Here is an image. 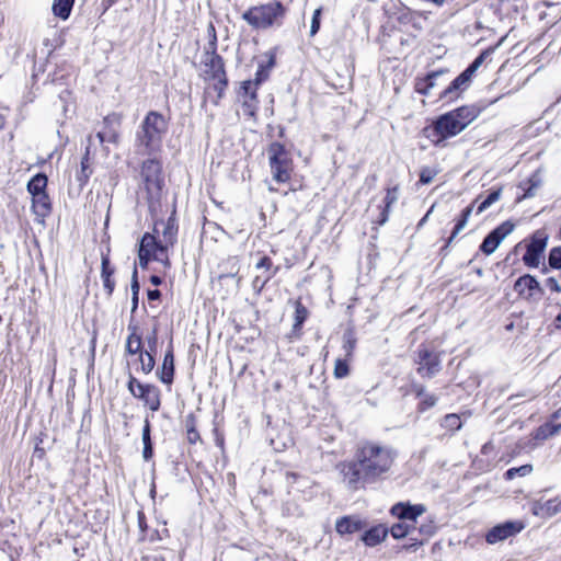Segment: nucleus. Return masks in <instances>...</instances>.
I'll return each instance as SVG.
<instances>
[{
	"instance_id": "1a4fd4ad",
	"label": "nucleus",
	"mask_w": 561,
	"mask_h": 561,
	"mask_svg": "<svg viewBox=\"0 0 561 561\" xmlns=\"http://www.w3.org/2000/svg\"><path fill=\"white\" fill-rule=\"evenodd\" d=\"M127 387L130 393L142 400L152 412L160 409V390L154 385L141 383L130 375Z\"/></svg>"
},
{
	"instance_id": "13d9d810",
	"label": "nucleus",
	"mask_w": 561,
	"mask_h": 561,
	"mask_svg": "<svg viewBox=\"0 0 561 561\" xmlns=\"http://www.w3.org/2000/svg\"><path fill=\"white\" fill-rule=\"evenodd\" d=\"M444 73L443 70L440 71H434L425 77L426 81H428V88L430 90L435 85V80Z\"/></svg>"
},
{
	"instance_id": "4d7b16f0",
	"label": "nucleus",
	"mask_w": 561,
	"mask_h": 561,
	"mask_svg": "<svg viewBox=\"0 0 561 561\" xmlns=\"http://www.w3.org/2000/svg\"><path fill=\"white\" fill-rule=\"evenodd\" d=\"M130 288H131V295H139V283H138V278H137L136 267L134 268V272H133Z\"/></svg>"
},
{
	"instance_id": "2f4dec72",
	"label": "nucleus",
	"mask_w": 561,
	"mask_h": 561,
	"mask_svg": "<svg viewBox=\"0 0 561 561\" xmlns=\"http://www.w3.org/2000/svg\"><path fill=\"white\" fill-rule=\"evenodd\" d=\"M561 430V424H554L552 422L545 423L543 425L539 426L535 433L534 438L538 440H545L556 434L559 433Z\"/></svg>"
},
{
	"instance_id": "dca6fc26",
	"label": "nucleus",
	"mask_w": 561,
	"mask_h": 561,
	"mask_svg": "<svg viewBox=\"0 0 561 561\" xmlns=\"http://www.w3.org/2000/svg\"><path fill=\"white\" fill-rule=\"evenodd\" d=\"M122 118L118 114L112 113L104 117L103 129L96 133V138L101 146L104 142L117 145L119 142V127Z\"/></svg>"
},
{
	"instance_id": "39448f33",
	"label": "nucleus",
	"mask_w": 561,
	"mask_h": 561,
	"mask_svg": "<svg viewBox=\"0 0 561 561\" xmlns=\"http://www.w3.org/2000/svg\"><path fill=\"white\" fill-rule=\"evenodd\" d=\"M287 8L280 1H272L249 8L242 13V20L255 30H268L280 26L287 14Z\"/></svg>"
},
{
	"instance_id": "9d476101",
	"label": "nucleus",
	"mask_w": 561,
	"mask_h": 561,
	"mask_svg": "<svg viewBox=\"0 0 561 561\" xmlns=\"http://www.w3.org/2000/svg\"><path fill=\"white\" fill-rule=\"evenodd\" d=\"M416 364L417 373L422 377L432 378L440 370V359L438 354L428 350L425 345H420L417 350Z\"/></svg>"
},
{
	"instance_id": "79ce46f5",
	"label": "nucleus",
	"mask_w": 561,
	"mask_h": 561,
	"mask_svg": "<svg viewBox=\"0 0 561 561\" xmlns=\"http://www.w3.org/2000/svg\"><path fill=\"white\" fill-rule=\"evenodd\" d=\"M186 435L190 444H195L201 439V436L195 427V421L192 416L187 417L185 421Z\"/></svg>"
},
{
	"instance_id": "864d4df0",
	"label": "nucleus",
	"mask_w": 561,
	"mask_h": 561,
	"mask_svg": "<svg viewBox=\"0 0 561 561\" xmlns=\"http://www.w3.org/2000/svg\"><path fill=\"white\" fill-rule=\"evenodd\" d=\"M415 91L420 94H423V95H428L431 90L428 88V81H426L425 78L423 79H419L416 82H415Z\"/></svg>"
},
{
	"instance_id": "052dcab7",
	"label": "nucleus",
	"mask_w": 561,
	"mask_h": 561,
	"mask_svg": "<svg viewBox=\"0 0 561 561\" xmlns=\"http://www.w3.org/2000/svg\"><path fill=\"white\" fill-rule=\"evenodd\" d=\"M148 344H149V352H151L152 354L156 352V345H157V334H156V331L150 335L148 336Z\"/></svg>"
},
{
	"instance_id": "9b49d317",
	"label": "nucleus",
	"mask_w": 561,
	"mask_h": 561,
	"mask_svg": "<svg viewBox=\"0 0 561 561\" xmlns=\"http://www.w3.org/2000/svg\"><path fill=\"white\" fill-rule=\"evenodd\" d=\"M548 237L542 230H537L530 242L527 244L526 253L523 255V262L528 267H537L540 263L541 255L547 247Z\"/></svg>"
},
{
	"instance_id": "603ef678",
	"label": "nucleus",
	"mask_w": 561,
	"mask_h": 561,
	"mask_svg": "<svg viewBox=\"0 0 561 561\" xmlns=\"http://www.w3.org/2000/svg\"><path fill=\"white\" fill-rule=\"evenodd\" d=\"M546 286L554 293L561 294V280L556 278L554 276H550L545 282Z\"/></svg>"
},
{
	"instance_id": "69168bd1",
	"label": "nucleus",
	"mask_w": 561,
	"mask_h": 561,
	"mask_svg": "<svg viewBox=\"0 0 561 561\" xmlns=\"http://www.w3.org/2000/svg\"><path fill=\"white\" fill-rule=\"evenodd\" d=\"M131 301H133L131 312H135L138 307V295H131Z\"/></svg>"
},
{
	"instance_id": "4c0bfd02",
	"label": "nucleus",
	"mask_w": 561,
	"mask_h": 561,
	"mask_svg": "<svg viewBox=\"0 0 561 561\" xmlns=\"http://www.w3.org/2000/svg\"><path fill=\"white\" fill-rule=\"evenodd\" d=\"M356 345V337L353 330L348 329L343 334V348L346 356H351Z\"/></svg>"
},
{
	"instance_id": "20e7f679",
	"label": "nucleus",
	"mask_w": 561,
	"mask_h": 561,
	"mask_svg": "<svg viewBox=\"0 0 561 561\" xmlns=\"http://www.w3.org/2000/svg\"><path fill=\"white\" fill-rule=\"evenodd\" d=\"M426 511L425 505L423 504H410V503H397L391 507V514L396 516L400 522L392 525L390 533L396 539L403 538L405 536H413L415 528L416 518L423 515ZM415 540L414 543L405 547L407 549L416 550L419 546L423 543V539H417L416 537H412Z\"/></svg>"
},
{
	"instance_id": "aec40b11",
	"label": "nucleus",
	"mask_w": 561,
	"mask_h": 561,
	"mask_svg": "<svg viewBox=\"0 0 561 561\" xmlns=\"http://www.w3.org/2000/svg\"><path fill=\"white\" fill-rule=\"evenodd\" d=\"M534 515L549 518L561 512V499H551L545 502L536 501L531 506Z\"/></svg>"
},
{
	"instance_id": "c03bdc74",
	"label": "nucleus",
	"mask_w": 561,
	"mask_h": 561,
	"mask_svg": "<svg viewBox=\"0 0 561 561\" xmlns=\"http://www.w3.org/2000/svg\"><path fill=\"white\" fill-rule=\"evenodd\" d=\"M308 317V310L307 308L300 302H296V310H295V323L294 328H299L305 322V320Z\"/></svg>"
},
{
	"instance_id": "5fc2aeb1",
	"label": "nucleus",
	"mask_w": 561,
	"mask_h": 561,
	"mask_svg": "<svg viewBox=\"0 0 561 561\" xmlns=\"http://www.w3.org/2000/svg\"><path fill=\"white\" fill-rule=\"evenodd\" d=\"M138 257H139V265L145 268L148 265V262L153 259V255L148 254L145 251L139 250L138 251Z\"/></svg>"
},
{
	"instance_id": "4be33fe9",
	"label": "nucleus",
	"mask_w": 561,
	"mask_h": 561,
	"mask_svg": "<svg viewBox=\"0 0 561 561\" xmlns=\"http://www.w3.org/2000/svg\"><path fill=\"white\" fill-rule=\"evenodd\" d=\"M365 523L356 516H345L336 520L335 529L340 535L354 534L362 530Z\"/></svg>"
},
{
	"instance_id": "a19ab883",
	"label": "nucleus",
	"mask_w": 561,
	"mask_h": 561,
	"mask_svg": "<svg viewBox=\"0 0 561 561\" xmlns=\"http://www.w3.org/2000/svg\"><path fill=\"white\" fill-rule=\"evenodd\" d=\"M461 421L458 414H447L442 421V426L449 431H458L461 428Z\"/></svg>"
},
{
	"instance_id": "09e8293b",
	"label": "nucleus",
	"mask_w": 561,
	"mask_h": 561,
	"mask_svg": "<svg viewBox=\"0 0 561 561\" xmlns=\"http://www.w3.org/2000/svg\"><path fill=\"white\" fill-rule=\"evenodd\" d=\"M348 373L350 369L347 363L343 359H336L334 366V376L336 378H344L348 375Z\"/></svg>"
},
{
	"instance_id": "58836bf2",
	"label": "nucleus",
	"mask_w": 561,
	"mask_h": 561,
	"mask_svg": "<svg viewBox=\"0 0 561 561\" xmlns=\"http://www.w3.org/2000/svg\"><path fill=\"white\" fill-rule=\"evenodd\" d=\"M489 50L482 51L462 72L468 76L471 80L476 71L483 64L485 57L489 55Z\"/></svg>"
},
{
	"instance_id": "6e6552de",
	"label": "nucleus",
	"mask_w": 561,
	"mask_h": 561,
	"mask_svg": "<svg viewBox=\"0 0 561 561\" xmlns=\"http://www.w3.org/2000/svg\"><path fill=\"white\" fill-rule=\"evenodd\" d=\"M154 233L160 244V255L156 254L154 260L161 262L164 266H170L168 256L169 248H172L178 239V224L174 216H170L168 220H159L154 224Z\"/></svg>"
},
{
	"instance_id": "4468645a",
	"label": "nucleus",
	"mask_w": 561,
	"mask_h": 561,
	"mask_svg": "<svg viewBox=\"0 0 561 561\" xmlns=\"http://www.w3.org/2000/svg\"><path fill=\"white\" fill-rule=\"evenodd\" d=\"M524 529V524L518 520H510L503 524H499L491 528L486 535L485 540L490 545H495L497 542L504 541L511 537L516 536Z\"/></svg>"
},
{
	"instance_id": "0e129e2a",
	"label": "nucleus",
	"mask_w": 561,
	"mask_h": 561,
	"mask_svg": "<svg viewBox=\"0 0 561 561\" xmlns=\"http://www.w3.org/2000/svg\"><path fill=\"white\" fill-rule=\"evenodd\" d=\"M149 300H158L161 297V293L158 289L148 290Z\"/></svg>"
},
{
	"instance_id": "a211bd4d",
	"label": "nucleus",
	"mask_w": 561,
	"mask_h": 561,
	"mask_svg": "<svg viewBox=\"0 0 561 561\" xmlns=\"http://www.w3.org/2000/svg\"><path fill=\"white\" fill-rule=\"evenodd\" d=\"M93 146V138L92 136L88 137V145L85 147V152L81 159L80 163V171L77 173V181L79 183L80 188H82L89 181L92 169L90 165V158L95 154V152L92 150Z\"/></svg>"
},
{
	"instance_id": "ddd939ff",
	"label": "nucleus",
	"mask_w": 561,
	"mask_h": 561,
	"mask_svg": "<svg viewBox=\"0 0 561 561\" xmlns=\"http://www.w3.org/2000/svg\"><path fill=\"white\" fill-rule=\"evenodd\" d=\"M515 226L510 220L502 222L494 230H492L482 241L480 250L485 254H492L501 242L513 232Z\"/></svg>"
},
{
	"instance_id": "37998d69",
	"label": "nucleus",
	"mask_w": 561,
	"mask_h": 561,
	"mask_svg": "<svg viewBox=\"0 0 561 561\" xmlns=\"http://www.w3.org/2000/svg\"><path fill=\"white\" fill-rule=\"evenodd\" d=\"M533 471V466L531 465H523L520 467H517V468H511L508 469L506 472H505V478L507 480H512L514 479L515 477L519 476V477H526L528 476L530 472Z\"/></svg>"
},
{
	"instance_id": "c9c22d12",
	"label": "nucleus",
	"mask_w": 561,
	"mask_h": 561,
	"mask_svg": "<svg viewBox=\"0 0 561 561\" xmlns=\"http://www.w3.org/2000/svg\"><path fill=\"white\" fill-rule=\"evenodd\" d=\"M502 196V187L493 190L476 208L477 215L482 214L489 207H491L494 203H496Z\"/></svg>"
},
{
	"instance_id": "f3484780",
	"label": "nucleus",
	"mask_w": 561,
	"mask_h": 561,
	"mask_svg": "<svg viewBox=\"0 0 561 561\" xmlns=\"http://www.w3.org/2000/svg\"><path fill=\"white\" fill-rule=\"evenodd\" d=\"M260 82L257 80L255 83L252 81H244L241 87V103L243 114L249 117H255L256 111L259 108V101L256 96V85Z\"/></svg>"
},
{
	"instance_id": "ea45409f",
	"label": "nucleus",
	"mask_w": 561,
	"mask_h": 561,
	"mask_svg": "<svg viewBox=\"0 0 561 561\" xmlns=\"http://www.w3.org/2000/svg\"><path fill=\"white\" fill-rule=\"evenodd\" d=\"M489 50L482 51L462 72L468 76L471 80L476 71L483 64L485 57L489 55Z\"/></svg>"
},
{
	"instance_id": "bb28decb",
	"label": "nucleus",
	"mask_w": 561,
	"mask_h": 561,
	"mask_svg": "<svg viewBox=\"0 0 561 561\" xmlns=\"http://www.w3.org/2000/svg\"><path fill=\"white\" fill-rule=\"evenodd\" d=\"M32 207H33V210L34 213L37 215V216H41V217H46L49 213H50V202H49V197L48 195L45 193V194H39V195H34L32 196Z\"/></svg>"
},
{
	"instance_id": "f257e3e1",
	"label": "nucleus",
	"mask_w": 561,
	"mask_h": 561,
	"mask_svg": "<svg viewBox=\"0 0 561 561\" xmlns=\"http://www.w3.org/2000/svg\"><path fill=\"white\" fill-rule=\"evenodd\" d=\"M396 457L391 447L365 442L356 448L353 460L339 465L343 482L352 491L376 483L390 471Z\"/></svg>"
},
{
	"instance_id": "473e14b6",
	"label": "nucleus",
	"mask_w": 561,
	"mask_h": 561,
	"mask_svg": "<svg viewBox=\"0 0 561 561\" xmlns=\"http://www.w3.org/2000/svg\"><path fill=\"white\" fill-rule=\"evenodd\" d=\"M75 0H54L53 12L56 16L66 20L69 18Z\"/></svg>"
},
{
	"instance_id": "774afa93",
	"label": "nucleus",
	"mask_w": 561,
	"mask_h": 561,
	"mask_svg": "<svg viewBox=\"0 0 561 561\" xmlns=\"http://www.w3.org/2000/svg\"><path fill=\"white\" fill-rule=\"evenodd\" d=\"M103 151H104V156L107 157L108 156V149L106 147L103 146Z\"/></svg>"
},
{
	"instance_id": "bf43d9fd",
	"label": "nucleus",
	"mask_w": 561,
	"mask_h": 561,
	"mask_svg": "<svg viewBox=\"0 0 561 561\" xmlns=\"http://www.w3.org/2000/svg\"><path fill=\"white\" fill-rule=\"evenodd\" d=\"M419 533L427 538L434 534V526L433 525H422L419 528Z\"/></svg>"
},
{
	"instance_id": "b1692460",
	"label": "nucleus",
	"mask_w": 561,
	"mask_h": 561,
	"mask_svg": "<svg viewBox=\"0 0 561 561\" xmlns=\"http://www.w3.org/2000/svg\"><path fill=\"white\" fill-rule=\"evenodd\" d=\"M388 534V529L383 526H376L370 528L369 530L365 531L362 540L365 542V545L369 547H374L381 542Z\"/></svg>"
},
{
	"instance_id": "6ab92c4d",
	"label": "nucleus",
	"mask_w": 561,
	"mask_h": 561,
	"mask_svg": "<svg viewBox=\"0 0 561 561\" xmlns=\"http://www.w3.org/2000/svg\"><path fill=\"white\" fill-rule=\"evenodd\" d=\"M471 80L461 72L451 83L440 93V99L455 100L470 85Z\"/></svg>"
},
{
	"instance_id": "3c124183",
	"label": "nucleus",
	"mask_w": 561,
	"mask_h": 561,
	"mask_svg": "<svg viewBox=\"0 0 561 561\" xmlns=\"http://www.w3.org/2000/svg\"><path fill=\"white\" fill-rule=\"evenodd\" d=\"M322 8H318L314 10L311 19L310 25V36H314L320 30V19H321Z\"/></svg>"
},
{
	"instance_id": "393cba45",
	"label": "nucleus",
	"mask_w": 561,
	"mask_h": 561,
	"mask_svg": "<svg viewBox=\"0 0 561 561\" xmlns=\"http://www.w3.org/2000/svg\"><path fill=\"white\" fill-rule=\"evenodd\" d=\"M113 274H114V268L110 264V259L107 256H102L101 277L103 280L104 289L106 290L108 296L112 295L114 287H115V282L112 278Z\"/></svg>"
},
{
	"instance_id": "c85d7f7f",
	"label": "nucleus",
	"mask_w": 561,
	"mask_h": 561,
	"mask_svg": "<svg viewBox=\"0 0 561 561\" xmlns=\"http://www.w3.org/2000/svg\"><path fill=\"white\" fill-rule=\"evenodd\" d=\"M46 186H47V176L43 173H38V174L34 175L27 183V191L32 196L45 194Z\"/></svg>"
},
{
	"instance_id": "6e6d98bb",
	"label": "nucleus",
	"mask_w": 561,
	"mask_h": 561,
	"mask_svg": "<svg viewBox=\"0 0 561 561\" xmlns=\"http://www.w3.org/2000/svg\"><path fill=\"white\" fill-rule=\"evenodd\" d=\"M256 268H265L268 272L273 267L272 260L268 256H263L255 265Z\"/></svg>"
},
{
	"instance_id": "a878e982",
	"label": "nucleus",
	"mask_w": 561,
	"mask_h": 561,
	"mask_svg": "<svg viewBox=\"0 0 561 561\" xmlns=\"http://www.w3.org/2000/svg\"><path fill=\"white\" fill-rule=\"evenodd\" d=\"M160 244L161 242L159 241L157 234L147 232L141 238L139 250L145 251L153 256L156 254L160 255Z\"/></svg>"
},
{
	"instance_id": "5701e85b",
	"label": "nucleus",
	"mask_w": 561,
	"mask_h": 561,
	"mask_svg": "<svg viewBox=\"0 0 561 561\" xmlns=\"http://www.w3.org/2000/svg\"><path fill=\"white\" fill-rule=\"evenodd\" d=\"M480 199V196L477 197L469 206H467L462 213H461V217L460 219L457 221V224L455 225L453 231H451V234L450 237L448 238L447 242H446V245L443 248V250H445L446 248L449 247V244L453 242V240L458 236V233L466 227L467 222H468V219L469 217L471 216L477 203L479 202Z\"/></svg>"
},
{
	"instance_id": "7ed1b4c3",
	"label": "nucleus",
	"mask_w": 561,
	"mask_h": 561,
	"mask_svg": "<svg viewBox=\"0 0 561 561\" xmlns=\"http://www.w3.org/2000/svg\"><path fill=\"white\" fill-rule=\"evenodd\" d=\"M168 129V119L157 111H149L136 131V147L144 154L159 151Z\"/></svg>"
},
{
	"instance_id": "423d86ee",
	"label": "nucleus",
	"mask_w": 561,
	"mask_h": 561,
	"mask_svg": "<svg viewBox=\"0 0 561 561\" xmlns=\"http://www.w3.org/2000/svg\"><path fill=\"white\" fill-rule=\"evenodd\" d=\"M267 153L273 180L277 183L288 182L293 172V160L285 147L279 142H273Z\"/></svg>"
},
{
	"instance_id": "7c9ffc66",
	"label": "nucleus",
	"mask_w": 561,
	"mask_h": 561,
	"mask_svg": "<svg viewBox=\"0 0 561 561\" xmlns=\"http://www.w3.org/2000/svg\"><path fill=\"white\" fill-rule=\"evenodd\" d=\"M398 197H399L398 186H393L392 188L387 190V194L385 197V208L381 211L380 219L378 221L380 225L385 224L388 220L389 209H390L391 205H393L398 201Z\"/></svg>"
},
{
	"instance_id": "2eb2a0df",
	"label": "nucleus",
	"mask_w": 561,
	"mask_h": 561,
	"mask_svg": "<svg viewBox=\"0 0 561 561\" xmlns=\"http://www.w3.org/2000/svg\"><path fill=\"white\" fill-rule=\"evenodd\" d=\"M141 176L148 192H158L163 185L161 164L156 159H149L142 163Z\"/></svg>"
},
{
	"instance_id": "49530a36",
	"label": "nucleus",
	"mask_w": 561,
	"mask_h": 561,
	"mask_svg": "<svg viewBox=\"0 0 561 561\" xmlns=\"http://www.w3.org/2000/svg\"><path fill=\"white\" fill-rule=\"evenodd\" d=\"M549 265L552 268L561 270V247H556L550 250Z\"/></svg>"
},
{
	"instance_id": "8fccbe9b",
	"label": "nucleus",
	"mask_w": 561,
	"mask_h": 561,
	"mask_svg": "<svg viewBox=\"0 0 561 561\" xmlns=\"http://www.w3.org/2000/svg\"><path fill=\"white\" fill-rule=\"evenodd\" d=\"M437 175V171L434 169H431L428 167H425L421 170L420 173V183L421 184H430L434 178Z\"/></svg>"
},
{
	"instance_id": "e2e57ef3",
	"label": "nucleus",
	"mask_w": 561,
	"mask_h": 561,
	"mask_svg": "<svg viewBox=\"0 0 561 561\" xmlns=\"http://www.w3.org/2000/svg\"><path fill=\"white\" fill-rule=\"evenodd\" d=\"M413 389H414L415 396H416L417 398H420V399L424 398V397H425V394H427V393H426V391H425V387H424V386L415 385V386L413 387Z\"/></svg>"
},
{
	"instance_id": "338daca9",
	"label": "nucleus",
	"mask_w": 561,
	"mask_h": 561,
	"mask_svg": "<svg viewBox=\"0 0 561 561\" xmlns=\"http://www.w3.org/2000/svg\"><path fill=\"white\" fill-rule=\"evenodd\" d=\"M150 282H151V284H153L156 286H159L162 283L161 278L157 275H152L150 277Z\"/></svg>"
},
{
	"instance_id": "412c9836",
	"label": "nucleus",
	"mask_w": 561,
	"mask_h": 561,
	"mask_svg": "<svg viewBox=\"0 0 561 561\" xmlns=\"http://www.w3.org/2000/svg\"><path fill=\"white\" fill-rule=\"evenodd\" d=\"M157 375L159 379L165 383L171 385L174 376V355L173 348L170 344L163 358V363L160 369H158Z\"/></svg>"
},
{
	"instance_id": "c756f323",
	"label": "nucleus",
	"mask_w": 561,
	"mask_h": 561,
	"mask_svg": "<svg viewBox=\"0 0 561 561\" xmlns=\"http://www.w3.org/2000/svg\"><path fill=\"white\" fill-rule=\"evenodd\" d=\"M213 83L208 85L206 93L210 94L211 91L216 93V96L213 99V103L215 105L219 104V101L222 99L225 90L228 85V79L227 76L224 78H217L215 80H211Z\"/></svg>"
},
{
	"instance_id": "f704fd0d",
	"label": "nucleus",
	"mask_w": 561,
	"mask_h": 561,
	"mask_svg": "<svg viewBox=\"0 0 561 561\" xmlns=\"http://www.w3.org/2000/svg\"><path fill=\"white\" fill-rule=\"evenodd\" d=\"M541 180L538 174H533L526 182L520 184L524 190L522 198H529L535 196L537 188L540 186Z\"/></svg>"
},
{
	"instance_id": "72a5a7b5",
	"label": "nucleus",
	"mask_w": 561,
	"mask_h": 561,
	"mask_svg": "<svg viewBox=\"0 0 561 561\" xmlns=\"http://www.w3.org/2000/svg\"><path fill=\"white\" fill-rule=\"evenodd\" d=\"M142 443H144V450H142V457L145 460L151 459L153 455L151 438H150V423L148 420H145V425L142 428Z\"/></svg>"
},
{
	"instance_id": "de8ad7c7",
	"label": "nucleus",
	"mask_w": 561,
	"mask_h": 561,
	"mask_svg": "<svg viewBox=\"0 0 561 561\" xmlns=\"http://www.w3.org/2000/svg\"><path fill=\"white\" fill-rule=\"evenodd\" d=\"M277 271H278V267H275L272 273H268L264 277L256 276L252 282L253 288L256 289L257 291H261L264 288V286L267 284V282L277 273Z\"/></svg>"
},
{
	"instance_id": "e433bc0d",
	"label": "nucleus",
	"mask_w": 561,
	"mask_h": 561,
	"mask_svg": "<svg viewBox=\"0 0 561 561\" xmlns=\"http://www.w3.org/2000/svg\"><path fill=\"white\" fill-rule=\"evenodd\" d=\"M139 360H140L141 370L144 374H149L154 368L156 360H154L153 354L151 352L146 351V352L141 353Z\"/></svg>"
},
{
	"instance_id": "cd10ccee",
	"label": "nucleus",
	"mask_w": 561,
	"mask_h": 561,
	"mask_svg": "<svg viewBox=\"0 0 561 561\" xmlns=\"http://www.w3.org/2000/svg\"><path fill=\"white\" fill-rule=\"evenodd\" d=\"M129 330H131L130 334L127 337L126 341V351L130 355L135 354H141L142 352V341L141 336L136 333V327H128Z\"/></svg>"
},
{
	"instance_id": "680f3d73",
	"label": "nucleus",
	"mask_w": 561,
	"mask_h": 561,
	"mask_svg": "<svg viewBox=\"0 0 561 561\" xmlns=\"http://www.w3.org/2000/svg\"><path fill=\"white\" fill-rule=\"evenodd\" d=\"M301 477L296 472H286V480L289 485H293Z\"/></svg>"
},
{
	"instance_id": "a18cd8bd",
	"label": "nucleus",
	"mask_w": 561,
	"mask_h": 561,
	"mask_svg": "<svg viewBox=\"0 0 561 561\" xmlns=\"http://www.w3.org/2000/svg\"><path fill=\"white\" fill-rule=\"evenodd\" d=\"M437 400H438V398L435 394H431V393L425 394V397L421 399V401L417 405V410L420 412H424V411L435 407L437 403Z\"/></svg>"
},
{
	"instance_id": "f03ea898",
	"label": "nucleus",
	"mask_w": 561,
	"mask_h": 561,
	"mask_svg": "<svg viewBox=\"0 0 561 561\" xmlns=\"http://www.w3.org/2000/svg\"><path fill=\"white\" fill-rule=\"evenodd\" d=\"M479 114L480 110L474 105L458 107L440 115L432 127L425 128V136L437 146L445 139L461 133Z\"/></svg>"
},
{
	"instance_id": "f8f14e48",
	"label": "nucleus",
	"mask_w": 561,
	"mask_h": 561,
	"mask_svg": "<svg viewBox=\"0 0 561 561\" xmlns=\"http://www.w3.org/2000/svg\"><path fill=\"white\" fill-rule=\"evenodd\" d=\"M514 290L525 300L534 301L541 298L543 289L539 282L531 275L525 274L517 278Z\"/></svg>"
},
{
	"instance_id": "0eeeda50",
	"label": "nucleus",
	"mask_w": 561,
	"mask_h": 561,
	"mask_svg": "<svg viewBox=\"0 0 561 561\" xmlns=\"http://www.w3.org/2000/svg\"><path fill=\"white\" fill-rule=\"evenodd\" d=\"M208 31L211 35V38L205 48L202 64L204 66L203 69V78L205 81L215 80L217 78H224L226 75L225 64L221 56H219L217 50V36L216 31L213 24H209Z\"/></svg>"
}]
</instances>
